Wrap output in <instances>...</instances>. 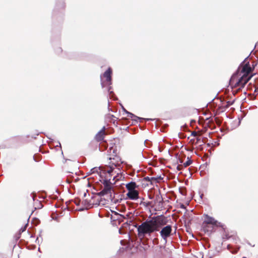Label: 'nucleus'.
Returning a JSON list of instances; mask_svg holds the SVG:
<instances>
[{"label":"nucleus","instance_id":"nucleus-1","mask_svg":"<svg viewBox=\"0 0 258 258\" xmlns=\"http://www.w3.org/2000/svg\"><path fill=\"white\" fill-rule=\"evenodd\" d=\"M167 218L163 215L152 217L151 219H147L143 222L137 228L138 235L140 237H144L145 235L150 236L151 234L158 231L160 228L166 225Z\"/></svg>","mask_w":258,"mask_h":258},{"label":"nucleus","instance_id":"nucleus-2","mask_svg":"<svg viewBox=\"0 0 258 258\" xmlns=\"http://www.w3.org/2000/svg\"><path fill=\"white\" fill-rule=\"evenodd\" d=\"M238 74L237 73L234 74L230 80V84L233 89H236V92L240 91L250 79V77L246 75H242L238 80H236V82H234V79ZM233 92H235V91H233Z\"/></svg>","mask_w":258,"mask_h":258},{"label":"nucleus","instance_id":"nucleus-3","mask_svg":"<svg viewBox=\"0 0 258 258\" xmlns=\"http://www.w3.org/2000/svg\"><path fill=\"white\" fill-rule=\"evenodd\" d=\"M111 74L112 70L110 68H109L103 74L100 76L101 79V84L102 88H103L106 86L108 87L107 91L110 94L113 93V92L110 91L111 89V85L112 84L111 82Z\"/></svg>","mask_w":258,"mask_h":258},{"label":"nucleus","instance_id":"nucleus-4","mask_svg":"<svg viewBox=\"0 0 258 258\" xmlns=\"http://www.w3.org/2000/svg\"><path fill=\"white\" fill-rule=\"evenodd\" d=\"M252 71V69L250 66L249 62L247 61V57L245 58V59L240 63L239 66L237 71L236 72L237 73H242V75H246L248 76V75Z\"/></svg>","mask_w":258,"mask_h":258},{"label":"nucleus","instance_id":"nucleus-5","mask_svg":"<svg viewBox=\"0 0 258 258\" xmlns=\"http://www.w3.org/2000/svg\"><path fill=\"white\" fill-rule=\"evenodd\" d=\"M102 183L103 184L104 188L101 191L98 192V194L100 196H104L110 193L112 189V185L110 179H104Z\"/></svg>","mask_w":258,"mask_h":258},{"label":"nucleus","instance_id":"nucleus-6","mask_svg":"<svg viewBox=\"0 0 258 258\" xmlns=\"http://www.w3.org/2000/svg\"><path fill=\"white\" fill-rule=\"evenodd\" d=\"M172 231V226L170 225H167L163 227L160 231V235L165 243L167 242V238L171 236Z\"/></svg>","mask_w":258,"mask_h":258},{"label":"nucleus","instance_id":"nucleus-7","mask_svg":"<svg viewBox=\"0 0 258 258\" xmlns=\"http://www.w3.org/2000/svg\"><path fill=\"white\" fill-rule=\"evenodd\" d=\"M204 223H206V224H211L216 226H222V224L220 222H219L218 221L215 220L213 217H211L208 215H205Z\"/></svg>","mask_w":258,"mask_h":258},{"label":"nucleus","instance_id":"nucleus-8","mask_svg":"<svg viewBox=\"0 0 258 258\" xmlns=\"http://www.w3.org/2000/svg\"><path fill=\"white\" fill-rule=\"evenodd\" d=\"M122 110L126 113V114H127V116L128 117L131 118L133 119V120L137 122H138V120H140V121H141V120H149L151 119L149 118L146 119V118L138 117V116L135 115V114H134L133 113L127 111L123 107H122Z\"/></svg>","mask_w":258,"mask_h":258},{"label":"nucleus","instance_id":"nucleus-9","mask_svg":"<svg viewBox=\"0 0 258 258\" xmlns=\"http://www.w3.org/2000/svg\"><path fill=\"white\" fill-rule=\"evenodd\" d=\"M105 127L103 126L102 128L96 135L95 139L97 141L100 142L103 140L105 135Z\"/></svg>","mask_w":258,"mask_h":258},{"label":"nucleus","instance_id":"nucleus-10","mask_svg":"<svg viewBox=\"0 0 258 258\" xmlns=\"http://www.w3.org/2000/svg\"><path fill=\"white\" fill-rule=\"evenodd\" d=\"M126 195L128 198L132 200H136L139 198V192L137 190L128 191Z\"/></svg>","mask_w":258,"mask_h":258},{"label":"nucleus","instance_id":"nucleus-11","mask_svg":"<svg viewBox=\"0 0 258 258\" xmlns=\"http://www.w3.org/2000/svg\"><path fill=\"white\" fill-rule=\"evenodd\" d=\"M137 186L136 183L134 181H131L126 184V188L128 191L135 190Z\"/></svg>","mask_w":258,"mask_h":258},{"label":"nucleus","instance_id":"nucleus-12","mask_svg":"<svg viewBox=\"0 0 258 258\" xmlns=\"http://www.w3.org/2000/svg\"><path fill=\"white\" fill-rule=\"evenodd\" d=\"M192 163V161L188 157L187 158V161L183 163V166L184 167H186L189 166Z\"/></svg>","mask_w":258,"mask_h":258},{"label":"nucleus","instance_id":"nucleus-13","mask_svg":"<svg viewBox=\"0 0 258 258\" xmlns=\"http://www.w3.org/2000/svg\"><path fill=\"white\" fill-rule=\"evenodd\" d=\"M82 203L85 206L86 209H87L88 207H90L91 205V204L87 200L83 201Z\"/></svg>","mask_w":258,"mask_h":258},{"label":"nucleus","instance_id":"nucleus-14","mask_svg":"<svg viewBox=\"0 0 258 258\" xmlns=\"http://www.w3.org/2000/svg\"><path fill=\"white\" fill-rule=\"evenodd\" d=\"M145 180L147 181H151L152 180H156V177H149L148 176H146L144 178Z\"/></svg>","mask_w":258,"mask_h":258},{"label":"nucleus","instance_id":"nucleus-15","mask_svg":"<svg viewBox=\"0 0 258 258\" xmlns=\"http://www.w3.org/2000/svg\"><path fill=\"white\" fill-rule=\"evenodd\" d=\"M144 145L145 147L149 148L151 146V142L146 140L144 142Z\"/></svg>","mask_w":258,"mask_h":258},{"label":"nucleus","instance_id":"nucleus-16","mask_svg":"<svg viewBox=\"0 0 258 258\" xmlns=\"http://www.w3.org/2000/svg\"><path fill=\"white\" fill-rule=\"evenodd\" d=\"M100 170V168L94 167L91 170V171L92 172V173H95V172L98 173L99 172V170Z\"/></svg>","mask_w":258,"mask_h":258},{"label":"nucleus","instance_id":"nucleus-17","mask_svg":"<svg viewBox=\"0 0 258 258\" xmlns=\"http://www.w3.org/2000/svg\"><path fill=\"white\" fill-rule=\"evenodd\" d=\"M27 225L28 224H27L23 227H22L20 229V232H24L27 228Z\"/></svg>","mask_w":258,"mask_h":258},{"label":"nucleus","instance_id":"nucleus-18","mask_svg":"<svg viewBox=\"0 0 258 258\" xmlns=\"http://www.w3.org/2000/svg\"><path fill=\"white\" fill-rule=\"evenodd\" d=\"M113 167L112 166L110 167V169L107 171V172L110 174L113 170Z\"/></svg>","mask_w":258,"mask_h":258},{"label":"nucleus","instance_id":"nucleus-19","mask_svg":"<svg viewBox=\"0 0 258 258\" xmlns=\"http://www.w3.org/2000/svg\"><path fill=\"white\" fill-rule=\"evenodd\" d=\"M80 202L81 201L80 200H75L74 202L77 206H79L80 205Z\"/></svg>","mask_w":258,"mask_h":258},{"label":"nucleus","instance_id":"nucleus-20","mask_svg":"<svg viewBox=\"0 0 258 258\" xmlns=\"http://www.w3.org/2000/svg\"><path fill=\"white\" fill-rule=\"evenodd\" d=\"M182 165H178L177 166V169L178 170H181L182 169Z\"/></svg>","mask_w":258,"mask_h":258},{"label":"nucleus","instance_id":"nucleus-21","mask_svg":"<svg viewBox=\"0 0 258 258\" xmlns=\"http://www.w3.org/2000/svg\"><path fill=\"white\" fill-rule=\"evenodd\" d=\"M197 135V133L196 132H193L192 133H191V136H196Z\"/></svg>","mask_w":258,"mask_h":258},{"label":"nucleus","instance_id":"nucleus-22","mask_svg":"<svg viewBox=\"0 0 258 258\" xmlns=\"http://www.w3.org/2000/svg\"><path fill=\"white\" fill-rule=\"evenodd\" d=\"M30 196L31 197V198H32V199L33 201H34L35 200V196L34 195H31V196Z\"/></svg>","mask_w":258,"mask_h":258},{"label":"nucleus","instance_id":"nucleus-23","mask_svg":"<svg viewBox=\"0 0 258 258\" xmlns=\"http://www.w3.org/2000/svg\"><path fill=\"white\" fill-rule=\"evenodd\" d=\"M110 164H112V166H112V167H113V166H116V165L114 163H113V162H112V163L110 162Z\"/></svg>","mask_w":258,"mask_h":258},{"label":"nucleus","instance_id":"nucleus-24","mask_svg":"<svg viewBox=\"0 0 258 258\" xmlns=\"http://www.w3.org/2000/svg\"><path fill=\"white\" fill-rule=\"evenodd\" d=\"M181 208H184V206L183 205H182V206H181Z\"/></svg>","mask_w":258,"mask_h":258},{"label":"nucleus","instance_id":"nucleus-25","mask_svg":"<svg viewBox=\"0 0 258 258\" xmlns=\"http://www.w3.org/2000/svg\"><path fill=\"white\" fill-rule=\"evenodd\" d=\"M84 197H85L86 196V194L84 193Z\"/></svg>","mask_w":258,"mask_h":258},{"label":"nucleus","instance_id":"nucleus-26","mask_svg":"<svg viewBox=\"0 0 258 258\" xmlns=\"http://www.w3.org/2000/svg\"><path fill=\"white\" fill-rule=\"evenodd\" d=\"M83 210H84V209H81L80 210V211H83Z\"/></svg>","mask_w":258,"mask_h":258},{"label":"nucleus","instance_id":"nucleus-27","mask_svg":"<svg viewBox=\"0 0 258 258\" xmlns=\"http://www.w3.org/2000/svg\"><path fill=\"white\" fill-rule=\"evenodd\" d=\"M202 196H203V195H201V196H200V197H201V198H202Z\"/></svg>","mask_w":258,"mask_h":258},{"label":"nucleus","instance_id":"nucleus-28","mask_svg":"<svg viewBox=\"0 0 258 258\" xmlns=\"http://www.w3.org/2000/svg\"><path fill=\"white\" fill-rule=\"evenodd\" d=\"M109 160H111V157H109Z\"/></svg>","mask_w":258,"mask_h":258},{"label":"nucleus","instance_id":"nucleus-29","mask_svg":"<svg viewBox=\"0 0 258 258\" xmlns=\"http://www.w3.org/2000/svg\"><path fill=\"white\" fill-rule=\"evenodd\" d=\"M180 163H182V161L181 160H180Z\"/></svg>","mask_w":258,"mask_h":258}]
</instances>
